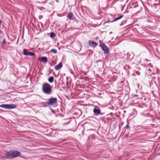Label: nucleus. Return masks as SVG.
Masks as SVG:
<instances>
[{"instance_id": "obj_1", "label": "nucleus", "mask_w": 160, "mask_h": 160, "mask_svg": "<svg viewBox=\"0 0 160 160\" xmlns=\"http://www.w3.org/2000/svg\"><path fill=\"white\" fill-rule=\"evenodd\" d=\"M20 154V152L18 151L12 150L6 152L4 155V157L7 159H12L19 156Z\"/></svg>"}, {"instance_id": "obj_2", "label": "nucleus", "mask_w": 160, "mask_h": 160, "mask_svg": "<svg viewBox=\"0 0 160 160\" xmlns=\"http://www.w3.org/2000/svg\"><path fill=\"white\" fill-rule=\"evenodd\" d=\"M43 92L47 95L50 94L52 92V88L50 84L48 83H44L42 87Z\"/></svg>"}, {"instance_id": "obj_3", "label": "nucleus", "mask_w": 160, "mask_h": 160, "mask_svg": "<svg viewBox=\"0 0 160 160\" xmlns=\"http://www.w3.org/2000/svg\"><path fill=\"white\" fill-rule=\"evenodd\" d=\"M57 98H51L48 99L46 103L49 105H52L57 103Z\"/></svg>"}, {"instance_id": "obj_4", "label": "nucleus", "mask_w": 160, "mask_h": 160, "mask_svg": "<svg viewBox=\"0 0 160 160\" xmlns=\"http://www.w3.org/2000/svg\"><path fill=\"white\" fill-rule=\"evenodd\" d=\"M0 107L5 109H12L15 108L16 107V105L14 104H2L0 106Z\"/></svg>"}, {"instance_id": "obj_5", "label": "nucleus", "mask_w": 160, "mask_h": 160, "mask_svg": "<svg viewBox=\"0 0 160 160\" xmlns=\"http://www.w3.org/2000/svg\"><path fill=\"white\" fill-rule=\"evenodd\" d=\"M38 59L39 60H40L43 62H45V63H46L48 61V59L47 58L45 57L38 58Z\"/></svg>"}, {"instance_id": "obj_6", "label": "nucleus", "mask_w": 160, "mask_h": 160, "mask_svg": "<svg viewBox=\"0 0 160 160\" xmlns=\"http://www.w3.org/2000/svg\"><path fill=\"white\" fill-rule=\"evenodd\" d=\"M89 45L93 47H95L98 44L97 43L94 42L93 41H90L89 42Z\"/></svg>"}, {"instance_id": "obj_7", "label": "nucleus", "mask_w": 160, "mask_h": 160, "mask_svg": "<svg viewBox=\"0 0 160 160\" xmlns=\"http://www.w3.org/2000/svg\"><path fill=\"white\" fill-rule=\"evenodd\" d=\"M93 112L96 116L99 115L100 113V110L95 108L93 110Z\"/></svg>"}, {"instance_id": "obj_8", "label": "nucleus", "mask_w": 160, "mask_h": 160, "mask_svg": "<svg viewBox=\"0 0 160 160\" xmlns=\"http://www.w3.org/2000/svg\"><path fill=\"white\" fill-rule=\"evenodd\" d=\"M62 67V64L61 62L59 63L58 65L55 66V69L56 70H58Z\"/></svg>"}, {"instance_id": "obj_9", "label": "nucleus", "mask_w": 160, "mask_h": 160, "mask_svg": "<svg viewBox=\"0 0 160 160\" xmlns=\"http://www.w3.org/2000/svg\"><path fill=\"white\" fill-rule=\"evenodd\" d=\"M100 46L102 48V50H108V49L107 47L103 43H100Z\"/></svg>"}, {"instance_id": "obj_10", "label": "nucleus", "mask_w": 160, "mask_h": 160, "mask_svg": "<svg viewBox=\"0 0 160 160\" xmlns=\"http://www.w3.org/2000/svg\"><path fill=\"white\" fill-rule=\"evenodd\" d=\"M54 80V77L53 76L50 77L48 78V81L50 83H52L53 82Z\"/></svg>"}, {"instance_id": "obj_11", "label": "nucleus", "mask_w": 160, "mask_h": 160, "mask_svg": "<svg viewBox=\"0 0 160 160\" xmlns=\"http://www.w3.org/2000/svg\"><path fill=\"white\" fill-rule=\"evenodd\" d=\"M73 15L72 13L70 12L68 13V17L69 18V19H71Z\"/></svg>"}, {"instance_id": "obj_12", "label": "nucleus", "mask_w": 160, "mask_h": 160, "mask_svg": "<svg viewBox=\"0 0 160 160\" xmlns=\"http://www.w3.org/2000/svg\"><path fill=\"white\" fill-rule=\"evenodd\" d=\"M29 52H28V51H23V53L25 55H29Z\"/></svg>"}, {"instance_id": "obj_13", "label": "nucleus", "mask_w": 160, "mask_h": 160, "mask_svg": "<svg viewBox=\"0 0 160 160\" xmlns=\"http://www.w3.org/2000/svg\"><path fill=\"white\" fill-rule=\"evenodd\" d=\"M123 15H122V16H119V17L117 18H116L113 21H116L117 20H118L121 18L123 17Z\"/></svg>"}, {"instance_id": "obj_14", "label": "nucleus", "mask_w": 160, "mask_h": 160, "mask_svg": "<svg viewBox=\"0 0 160 160\" xmlns=\"http://www.w3.org/2000/svg\"><path fill=\"white\" fill-rule=\"evenodd\" d=\"M6 41L5 39H3L2 42V44L3 46H4L6 45Z\"/></svg>"}, {"instance_id": "obj_15", "label": "nucleus", "mask_w": 160, "mask_h": 160, "mask_svg": "<svg viewBox=\"0 0 160 160\" xmlns=\"http://www.w3.org/2000/svg\"><path fill=\"white\" fill-rule=\"evenodd\" d=\"M55 36V34L54 33L52 32L51 33L50 37L51 38H53Z\"/></svg>"}, {"instance_id": "obj_16", "label": "nucleus", "mask_w": 160, "mask_h": 160, "mask_svg": "<svg viewBox=\"0 0 160 160\" xmlns=\"http://www.w3.org/2000/svg\"><path fill=\"white\" fill-rule=\"evenodd\" d=\"M125 128L126 129H129V123L128 122V123L126 126Z\"/></svg>"}, {"instance_id": "obj_17", "label": "nucleus", "mask_w": 160, "mask_h": 160, "mask_svg": "<svg viewBox=\"0 0 160 160\" xmlns=\"http://www.w3.org/2000/svg\"><path fill=\"white\" fill-rule=\"evenodd\" d=\"M35 55V53L33 52H29V55L31 56H33Z\"/></svg>"}, {"instance_id": "obj_18", "label": "nucleus", "mask_w": 160, "mask_h": 160, "mask_svg": "<svg viewBox=\"0 0 160 160\" xmlns=\"http://www.w3.org/2000/svg\"><path fill=\"white\" fill-rule=\"evenodd\" d=\"M136 73L138 75H140V72L139 71L136 72Z\"/></svg>"}, {"instance_id": "obj_19", "label": "nucleus", "mask_w": 160, "mask_h": 160, "mask_svg": "<svg viewBox=\"0 0 160 160\" xmlns=\"http://www.w3.org/2000/svg\"><path fill=\"white\" fill-rule=\"evenodd\" d=\"M109 51H104V53L107 54L108 53Z\"/></svg>"}, {"instance_id": "obj_20", "label": "nucleus", "mask_w": 160, "mask_h": 160, "mask_svg": "<svg viewBox=\"0 0 160 160\" xmlns=\"http://www.w3.org/2000/svg\"><path fill=\"white\" fill-rule=\"evenodd\" d=\"M54 53H56L57 52V51H52Z\"/></svg>"}, {"instance_id": "obj_21", "label": "nucleus", "mask_w": 160, "mask_h": 160, "mask_svg": "<svg viewBox=\"0 0 160 160\" xmlns=\"http://www.w3.org/2000/svg\"><path fill=\"white\" fill-rule=\"evenodd\" d=\"M1 23V20H0V24Z\"/></svg>"}, {"instance_id": "obj_22", "label": "nucleus", "mask_w": 160, "mask_h": 160, "mask_svg": "<svg viewBox=\"0 0 160 160\" xmlns=\"http://www.w3.org/2000/svg\"><path fill=\"white\" fill-rule=\"evenodd\" d=\"M1 33V31H0V34Z\"/></svg>"}, {"instance_id": "obj_23", "label": "nucleus", "mask_w": 160, "mask_h": 160, "mask_svg": "<svg viewBox=\"0 0 160 160\" xmlns=\"http://www.w3.org/2000/svg\"><path fill=\"white\" fill-rule=\"evenodd\" d=\"M23 50H26V49H24Z\"/></svg>"}]
</instances>
